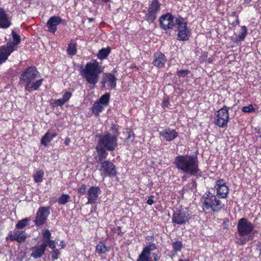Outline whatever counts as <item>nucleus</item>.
<instances>
[{
  "mask_svg": "<svg viewBox=\"0 0 261 261\" xmlns=\"http://www.w3.org/2000/svg\"><path fill=\"white\" fill-rule=\"evenodd\" d=\"M102 72L101 66L96 60L88 62L81 71L82 76L89 84L95 86Z\"/></svg>",
  "mask_w": 261,
  "mask_h": 261,
  "instance_id": "f03ea898",
  "label": "nucleus"
},
{
  "mask_svg": "<svg viewBox=\"0 0 261 261\" xmlns=\"http://www.w3.org/2000/svg\"><path fill=\"white\" fill-rule=\"evenodd\" d=\"M57 136V133H51L49 130L45 133L41 140V143L46 146Z\"/></svg>",
  "mask_w": 261,
  "mask_h": 261,
  "instance_id": "bb28decb",
  "label": "nucleus"
},
{
  "mask_svg": "<svg viewBox=\"0 0 261 261\" xmlns=\"http://www.w3.org/2000/svg\"><path fill=\"white\" fill-rule=\"evenodd\" d=\"M229 107L224 106L221 109L217 111L214 118V123L219 127H227L229 121Z\"/></svg>",
  "mask_w": 261,
  "mask_h": 261,
  "instance_id": "1a4fd4ad",
  "label": "nucleus"
},
{
  "mask_svg": "<svg viewBox=\"0 0 261 261\" xmlns=\"http://www.w3.org/2000/svg\"><path fill=\"white\" fill-rule=\"evenodd\" d=\"M174 164L178 170L191 175H196L199 171L197 158L184 155L176 156Z\"/></svg>",
  "mask_w": 261,
  "mask_h": 261,
  "instance_id": "f257e3e1",
  "label": "nucleus"
},
{
  "mask_svg": "<svg viewBox=\"0 0 261 261\" xmlns=\"http://www.w3.org/2000/svg\"><path fill=\"white\" fill-rule=\"evenodd\" d=\"M49 210V207L42 206L39 208L34 220L36 226L42 225L45 222L50 213Z\"/></svg>",
  "mask_w": 261,
  "mask_h": 261,
  "instance_id": "ddd939ff",
  "label": "nucleus"
},
{
  "mask_svg": "<svg viewBox=\"0 0 261 261\" xmlns=\"http://www.w3.org/2000/svg\"><path fill=\"white\" fill-rule=\"evenodd\" d=\"M232 15L235 16L236 15V12H233L232 14Z\"/></svg>",
  "mask_w": 261,
  "mask_h": 261,
  "instance_id": "4d7b16f0",
  "label": "nucleus"
},
{
  "mask_svg": "<svg viewBox=\"0 0 261 261\" xmlns=\"http://www.w3.org/2000/svg\"><path fill=\"white\" fill-rule=\"evenodd\" d=\"M97 144L108 151H113L117 146L116 135H112L110 132L100 135Z\"/></svg>",
  "mask_w": 261,
  "mask_h": 261,
  "instance_id": "423d86ee",
  "label": "nucleus"
},
{
  "mask_svg": "<svg viewBox=\"0 0 261 261\" xmlns=\"http://www.w3.org/2000/svg\"><path fill=\"white\" fill-rule=\"evenodd\" d=\"M67 51L69 55L74 56L77 52V44L74 39H71L68 44Z\"/></svg>",
  "mask_w": 261,
  "mask_h": 261,
  "instance_id": "cd10ccee",
  "label": "nucleus"
},
{
  "mask_svg": "<svg viewBox=\"0 0 261 261\" xmlns=\"http://www.w3.org/2000/svg\"><path fill=\"white\" fill-rule=\"evenodd\" d=\"M242 111L244 113H251L255 111V109L253 105L250 104L248 106L243 107Z\"/></svg>",
  "mask_w": 261,
  "mask_h": 261,
  "instance_id": "58836bf2",
  "label": "nucleus"
},
{
  "mask_svg": "<svg viewBox=\"0 0 261 261\" xmlns=\"http://www.w3.org/2000/svg\"><path fill=\"white\" fill-rule=\"evenodd\" d=\"M243 238L239 239L237 242V243L240 245H244L245 243L251 239L250 237H242Z\"/></svg>",
  "mask_w": 261,
  "mask_h": 261,
  "instance_id": "a18cd8bd",
  "label": "nucleus"
},
{
  "mask_svg": "<svg viewBox=\"0 0 261 261\" xmlns=\"http://www.w3.org/2000/svg\"><path fill=\"white\" fill-rule=\"evenodd\" d=\"M247 35V29L244 25L241 27V31L239 33L238 36L234 38L236 42L243 41Z\"/></svg>",
  "mask_w": 261,
  "mask_h": 261,
  "instance_id": "c756f323",
  "label": "nucleus"
},
{
  "mask_svg": "<svg viewBox=\"0 0 261 261\" xmlns=\"http://www.w3.org/2000/svg\"><path fill=\"white\" fill-rule=\"evenodd\" d=\"M57 201L59 204L64 205L70 201V197L68 194H62Z\"/></svg>",
  "mask_w": 261,
  "mask_h": 261,
  "instance_id": "c9c22d12",
  "label": "nucleus"
},
{
  "mask_svg": "<svg viewBox=\"0 0 261 261\" xmlns=\"http://www.w3.org/2000/svg\"><path fill=\"white\" fill-rule=\"evenodd\" d=\"M46 247L44 244H41L40 246H36L32 248L31 256L34 258L41 257L44 254Z\"/></svg>",
  "mask_w": 261,
  "mask_h": 261,
  "instance_id": "393cba45",
  "label": "nucleus"
},
{
  "mask_svg": "<svg viewBox=\"0 0 261 261\" xmlns=\"http://www.w3.org/2000/svg\"><path fill=\"white\" fill-rule=\"evenodd\" d=\"M51 233L48 229H46L44 231L43 233L42 237V243L41 244H44L45 247H47V243L51 240Z\"/></svg>",
  "mask_w": 261,
  "mask_h": 261,
  "instance_id": "f704fd0d",
  "label": "nucleus"
},
{
  "mask_svg": "<svg viewBox=\"0 0 261 261\" xmlns=\"http://www.w3.org/2000/svg\"><path fill=\"white\" fill-rule=\"evenodd\" d=\"M215 188L216 189L217 195L221 198H226L229 192L228 187L223 179H219L216 181Z\"/></svg>",
  "mask_w": 261,
  "mask_h": 261,
  "instance_id": "f3484780",
  "label": "nucleus"
},
{
  "mask_svg": "<svg viewBox=\"0 0 261 261\" xmlns=\"http://www.w3.org/2000/svg\"><path fill=\"white\" fill-rule=\"evenodd\" d=\"M202 208L204 211L211 210L213 212H218L223 206L222 202L216 196L210 192L205 193L201 199Z\"/></svg>",
  "mask_w": 261,
  "mask_h": 261,
  "instance_id": "20e7f679",
  "label": "nucleus"
},
{
  "mask_svg": "<svg viewBox=\"0 0 261 261\" xmlns=\"http://www.w3.org/2000/svg\"><path fill=\"white\" fill-rule=\"evenodd\" d=\"M11 24V20L6 11L0 8V28L7 29Z\"/></svg>",
  "mask_w": 261,
  "mask_h": 261,
  "instance_id": "4be33fe9",
  "label": "nucleus"
},
{
  "mask_svg": "<svg viewBox=\"0 0 261 261\" xmlns=\"http://www.w3.org/2000/svg\"><path fill=\"white\" fill-rule=\"evenodd\" d=\"M101 191L98 187H91L87 191L88 201L86 204H93L96 202Z\"/></svg>",
  "mask_w": 261,
  "mask_h": 261,
  "instance_id": "aec40b11",
  "label": "nucleus"
},
{
  "mask_svg": "<svg viewBox=\"0 0 261 261\" xmlns=\"http://www.w3.org/2000/svg\"><path fill=\"white\" fill-rule=\"evenodd\" d=\"M60 24L65 25V20L62 19L58 16H53L50 17L46 23V27L48 28V31L53 34L55 33L57 30V26Z\"/></svg>",
  "mask_w": 261,
  "mask_h": 261,
  "instance_id": "dca6fc26",
  "label": "nucleus"
},
{
  "mask_svg": "<svg viewBox=\"0 0 261 261\" xmlns=\"http://www.w3.org/2000/svg\"><path fill=\"white\" fill-rule=\"evenodd\" d=\"M173 250L171 251L172 257L175 255L177 252H179L181 250L183 245L181 241H176L172 243Z\"/></svg>",
  "mask_w": 261,
  "mask_h": 261,
  "instance_id": "c85d7f7f",
  "label": "nucleus"
},
{
  "mask_svg": "<svg viewBox=\"0 0 261 261\" xmlns=\"http://www.w3.org/2000/svg\"><path fill=\"white\" fill-rule=\"evenodd\" d=\"M127 134L128 135L127 139L130 141H133L135 139V134H134V133L130 130H129L128 131H127Z\"/></svg>",
  "mask_w": 261,
  "mask_h": 261,
  "instance_id": "49530a36",
  "label": "nucleus"
},
{
  "mask_svg": "<svg viewBox=\"0 0 261 261\" xmlns=\"http://www.w3.org/2000/svg\"><path fill=\"white\" fill-rule=\"evenodd\" d=\"M190 216L187 209L180 208L177 209L173 213L172 221L177 225H183L189 222Z\"/></svg>",
  "mask_w": 261,
  "mask_h": 261,
  "instance_id": "9b49d317",
  "label": "nucleus"
},
{
  "mask_svg": "<svg viewBox=\"0 0 261 261\" xmlns=\"http://www.w3.org/2000/svg\"><path fill=\"white\" fill-rule=\"evenodd\" d=\"M161 5L158 0H152L148 4L147 10L143 11L145 13V19L150 23H153L161 10Z\"/></svg>",
  "mask_w": 261,
  "mask_h": 261,
  "instance_id": "0eeeda50",
  "label": "nucleus"
},
{
  "mask_svg": "<svg viewBox=\"0 0 261 261\" xmlns=\"http://www.w3.org/2000/svg\"><path fill=\"white\" fill-rule=\"evenodd\" d=\"M160 136L166 141H171L176 138L178 133L173 129L166 127L159 132Z\"/></svg>",
  "mask_w": 261,
  "mask_h": 261,
  "instance_id": "6ab92c4d",
  "label": "nucleus"
},
{
  "mask_svg": "<svg viewBox=\"0 0 261 261\" xmlns=\"http://www.w3.org/2000/svg\"><path fill=\"white\" fill-rule=\"evenodd\" d=\"M30 220L29 218H27L19 221L16 225V228L19 229H23L29 224Z\"/></svg>",
  "mask_w": 261,
  "mask_h": 261,
  "instance_id": "4c0bfd02",
  "label": "nucleus"
},
{
  "mask_svg": "<svg viewBox=\"0 0 261 261\" xmlns=\"http://www.w3.org/2000/svg\"><path fill=\"white\" fill-rule=\"evenodd\" d=\"M167 62L166 56L161 52L157 51L154 54L153 65L159 68L163 67Z\"/></svg>",
  "mask_w": 261,
  "mask_h": 261,
  "instance_id": "412c9836",
  "label": "nucleus"
},
{
  "mask_svg": "<svg viewBox=\"0 0 261 261\" xmlns=\"http://www.w3.org/2000/svg\"><path fill=\"white\" fill-rule=\"evenodd\" d=\"M104 108L103 106L96 101L92 106V111L96 116H98L99 113L103 111Z\"/></svg>",
  "mask_w": 261,
  "mask_h": 261,
  "instance_id": "7c9ffc66",
  "label": "nucleus"
},
{
  "mask_svg": "<svg viewBox=\"0 0 261 261\" xmlns=\"http://www.w3.org/2000/svg\"><path fill=\"white\" fill-rule=\"evenodd\" d=\"M156 249V247L155 244L150 242L147 246L143 248L141 254L138 256L137 261H159L160 256L158 253H152L153 259L150 256L151 252Z\"/></svg>",
  "mask_w": 261,
  "mask_h": 261,
  "instance_id": "6e6552de",
  "label": "nucleus"
},
{
  "mask_svg": "<svg viewBox=\"0 0 261 261\" xmlns=\"http://www.w3.org/2000/svg\"><path fill=\"white\" fill-rule=\"evenodd\" d=\"M238 232L240 237H248L252 239L256 233L254 225L246 218L240 219L237 225Z\"/></svg>",
  "mask_w": 261,
  "mask_h": 261,
  "instance_id": "39448f33",
  "label": "nucleus"
},
{
  "mask_svg": "<svg viewBox=\"0 0 261 261\" xmlns=\"http://www.w3.org/2000/svg\"><path fill=\"white\" fill-rule=\"evenodd\" d=\"M70 142V138H66V139H65V142H64V143H65V144L66 145H69Z\"/></svg>",
  "mask_w": 261,
  "mask_h": 261,
  "instance_id": "603ef678",
  "label": "nucleus"
},
{
  "mask_svg": "<svg viewBox=\"0 0 261 261\" xmlns=\"http://www.w3.org/2000/svg\"><path fill=\"white\" fill-rule=\"evenodd\" d=\"M72 96V93L70 91L66 92L62 96V99L66 102H67Z\"/></svg>",
  "mask_w": 261,
  "mask_h": 261,
  "instance_id": "c03bdc74",
  "label": "nucleus"
},
{
  "mask_svg": "<svg viewBox=\"0 0 261 261\" xmlns=\"http://www.w3.org/2000/svg\"><path fill=\"white\" fill-rule=\"evenodd\" d=\"M39 74L36 68L33 66L28 67L22 72L19 79L20 81L25 83V91L31 92L32 90H37L39 88L42 84L43 80L41 79L33 82Z\"/></svg>",
  "mask_w": 261,
  "mask_h": 261,
  "instance_id": "7ed1b4c3",
  "label": "nucleus"
},
{
  "mask_svg": "<svg viewBox=\"0 0 261 261\" xmlns=\"http://www.w3.org/2000/svg\"><path fill=\"white\" fill-rule=\"evenodd\" d=\"M87 187L85 185H82L77 189V192L81 195H85L87 193Z\"/></svg>",
  "mask_w": 261,
  "mask_h": 261,
  "instance_id": "a19ab883",
  "label": "nucleus"
},
{
  "mask_svg": "<svg viewBox=\"0 0 261 261\" xmlns=\"http://www.w3.org/2000/svg\"><path fill=\"white\" fill-rule=\"evenodd\" d=\"M14 51L7 44L2 45L0 47V65L5 62L9 56Z\"/></svg>",
  "mask_w": 261,
  "mask_h": 261,
  "instance_id": "5701e85b",
  "label": "nucleus"
},
{
  "mask_svg": "<svg viewBox=\"0 0 261 261\" xmlns=\"http://www.w3.org/2000/svg\"><path fill=\"white\" fill-rule=\"evenodd\" d=\"M110 98V94L109 93H107L102 95L99 99L97 100L99 103L103 106L105 107H107L109 105Z\"/></svg>",
  "mask_w": 261,
  "mask_h": 261,
  "instance_id": "473e14b6",
  "label": "nucleus"
},
{
  "mask_svg": "<svg viewBox=\"0 0 261 261\" xmlns=\"http://www.w3.org/2000/svg\"><path fill=\"white\" fill-rule=\"evenodd\" d=\"M178 261H188L187 260H183V259H180L178 260Z\"/></svg>",
  "mask_w": 261,
  "mask_h": 261,
  "instance_id": "6e6d98bb",
  "label": "nucleus"
},
{
  "mask_svg": "<svg viewBox=\"0 0 261 261\" xmlns=\"http://www.w3.org/2000/svg\"><path fill=\"white\" fill-rule=\"evenodd\" d=\"M111 49L110 48H102L99 50L97 57L100 60L105 59L109 55Z\"/></svg>",
  "mask_w": 261,
  "mask_h": 261,
  "instance_id": "2f4dec72",
  "label": "nucleus"
},
{
  "mask_svg": "<svg viewBox=\"0 0 261 261\" xmlns=\"http://www.w3.org/2000/svg\"><path fill=\"white\" fill-rule=\"evenodd\" d=\"M65 102L63 100L62 98L55 100L54 102L52 103V105L54 107H58V106H63Z\"/></svg>",
  "mask_w": 261,
  "mask_h": 261,
  "instance_id": "37998d69",
  "label": "nucleus"
},
{
  "mask_svg": "<svg viewBox=\"0 0 261 261\" xmlns=\"http://www.w3.org/2000/svg\"><path fill=\"white\" fill-rule=\"evenodd\" d=\"M57 242L55 241L54 240H50L48 243L47 246H49V248H50L52 249H54L56 247L57 245Z\"/></svg>",
  "mask_w": 261,
  "mask_h": 261,
  "instance_id": "09e8293b",
  "label": "nucleus"
},
{
  "mask_svg": "<svg viewBox=\"0 0 261 261\" xmlns=\"http://www.w3.org/2000/svg\"><path fill=\"white\" fill-rule=\"evenodd\" d=\"M27 238V234L24 231H21L14 229L11 231L8 236L6 237V240H9L11 241H16L19 243H24Z\"/></svg>",
  "mask_w": 261,
  "mask_h": 261,
  "instance_id": "a211bd4d",
  "label": "nucleus"
},
{
  "mask_svg": "<svg viewBox=\"0 0 261 261\" xmlns=\"http://www.w3.org/2000/svg\"><path fill=\"white\" fill-rule=\"evenodd\" d=\"M116 81L117 79L112 73H105L103 75L100 84L103 88L114 89L116 86Z\"/></svg>",
  "mask_w": 261,
  "mask_h": 261,
  "instance_id": "2eb2a0df",
  "label": "nucleus"
},
{
  "mask_svg": "<svg viewBox=\"0 0 261 261\" xmlns=\"http://www.w3.org/2000/svg\"><path fill=\"white\" fill-rule=\"evenodd\" d=\"M59 251L58 249H53V253L51 254V257L54 259H57L58 258V255L59 254Z\"/></svg>",
  "mask_w": 261,
  "mask_h": 261,
  "instance_id": "de8ad7c7",
  "label": "nucleus"
},
{
  "mask_svg": "<svg viewBox=\"0 0 261 261\" xmlns=\"http://www.w3.org/2000/svg\"><path fill=\"white\" fill-rule=\"evenodd\" d=\"M190 71L188 69L180 70L177 71V74L179 77H186L189 73Z\"/></svg>",
  "mask_w": 261,
  "mask_h": 261,
  "instance_id": "79ce46f5",
  "label": "nucleus"
},
{
  "mask_svg": "<svg viewBox=\"0 0 261 261\" xmlns=\"http://www.w3.org/2000/svg\"><path fill=\"white\" fill-rule=\"evenodd\" d=\"M245 2L247 3H249L251 0H245Z\"/></svg>",
  "mask_w": 261,
  "mask_h": 261,
  "instance_id": "5fc2aeb1",
  "label": "nucleus"
},
{
  "mask_svg": "<svg viewBox=\"0 0 261 261\" xmlns=\"http://www.w3.org/2000/svg\"><path fill=\"white\" fill-rule=\"evenodd\" d=\"M174 19L175 17L169 12L162 15L159 19L160 28L165 31L172 29L175 25Z\"/></svg>",
  "mask_w": 261,
  "mask_h": 261,
  "instance_id": "f8f14e48",
  "label": "nucleus"
},
{
  "mask_svg": "<svg viewBox=\"0 0 261 261\" xmlns=\"http://www.w3.org/2000/svg\"><path fill=\"white\" fill-rule=\"evenodd\" d=\"M96 150L97 152V155L94 157L97 163H102L103 160L107 158L108 153L106 151V149L100 146V145H97L96 147Z\"/></svg>",
  "mask_w": 261,
  "mask_h": 261,
  "instance_id": "b1692460",
  "label": "nucleus"
},
{
  "mask_svg": "<svg viewBox=\"0 0 261 261\" xmlns=\"http://www.w3.org/2000/svg\"><path fill=\"white\" fill-rule=\"evenodd\" d=\"M108 250V247L102 242H100L96 246L95 251L99 254H104Z\"/></svg>",
  "mask_w": 261,
  "mask_h": 261,
  "instance_id": "72a5a7b5",
  "label": "nucleus"
},
{
  "mask_svg": "<svg viewBox=\"0 0 261 261\" xmlns=\"http://www.w3.org/2000/svg\"><path fill=\"white\" fill-rule=\"evenodd\" d=\"M12 36L13 41H10L6 44L14 51L17 49L18 45L20 43L21 38L20 36L14 31H12Z\"/></svg>",
  "mask_w": 261,
  "mask_h": 261,
  "instance_id": "a878e982",
  "label": "nucleus"
},
{
  "mask_svg": "<svg viewBox=\"0 0 261 261\" xmlns=\"http://www.w3.org/2000/svg\"><path fill=\"white\" fill-rule=\"evenodd\" d=\"M175 23L178 26L177 39L183 41L189 40L191 31L184 18L181 17L176 18Z\"/></svg>",
  "mask_w": 261,
  "mask_h": 261,
  "instance_id": "9d476101",
  "label": "nucleus"
},
{
  "mask_svg": "<svg viewBox=\"0 0 261 261\" xmlns=\"http://www.w3.org/2000/svg\"><path fill=\"white\" fill-rule=\"evenodd\" d=\"M154 196L151 195L147 201V203L149 205H152L154 202L153 200Z\"/></svg>",
  "mask_w": 261,
  "mask_h": 261,
  "instance_id": "8fccbe9b",
  "label": "nucleus"
},
{
  "mask_svg": "<svg viewBox=\"0 0 261 261\" xmlns=\"http://www.w3.org/2000/svg\"><path fill=\"white\" fill-rule=\"evenodd\" d=\"M118 126L115 124H112L110 129V131L112 132V135H116V138H118L119 133L118 132Z\"/></svg>",
  "mask_w": 261,
  "mask_h": 261,
  "instance_id": "ea45409f",
  "label": "nucleus"
},
{
  "mask_svg": "<svg viewBox=\"0 0 261 261\" xmlns=\"http://www.w3.org/2000/svg\"><path fill=\"white\" fill-rule=\"evenodd\" d=\"M100 171L103 176H114L116 174L114 164L109 161H104L100 163Z\"/></svg>",
  "mask_w": 261,
  "mask_h": 261,
  "instance_id": "4468645a",
  "label": "nucleus"
},
{
  "mask_svg": "<svg viewBox=\"0 0 261 261\" xmlns=\"http://www.w3.org/2000/svg\"><path fill=\"white\" fill-rule=\"evenodd\" d=\"M103 2H104L105 3H108L110 0H101Z\"/></svg>",
  "mask_w": 261,
  "mask_h": 261,
  "instance_id": "864d4df0",
  "label": "nucleus"
},
{
  "mask_svg": "<svg viewBox=\"0 0 261 261\" xmlns=\"http://www.w3.org/2000/svg\"><path fill=\"white\" fill-rule=\"evenodd\" d=\"M44 172L41 170L37 171L34 175L33 178L35 182H41L43 180Z\"/></svg>",
  "mask_w": 261,
  "mask_h": 261,
  "instance_id": "e433bc0d",
  "label": "nucleus"
},
{
  "mask_svg": "<svg viewBox=\"0 0 261 261\" xmlns=\"http://www.w3.org/2000/svg\"><path fill=\"white\" fill-rule=\"evenodd\" d=\"M239 19L238 16H237L235 21H234L233 22H232L231 23V25L232 27H235L237 24H239Z\"/></svg>",
  "mask_w": 261,
  "mask_h": 261,
  "instance_id": "3c124183",
  "label": "nucleus"
}]
</instances>
